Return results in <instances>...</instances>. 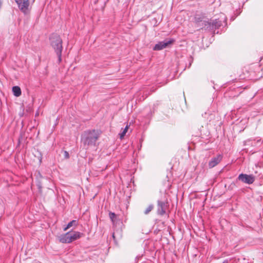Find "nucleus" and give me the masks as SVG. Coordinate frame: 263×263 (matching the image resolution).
Here are the masks:
<instances>
[{
  "instance_id": "9b49d317",
  "label": "nucleus",
  "mask_w": 263,
  "mask_h": 263,
  "mask_svg": "<svg viewBox=\"0 0 263 263\" xmlns=\"http://www.w3.org/2000/svg\"><path fill=\"white\" fill-rule=\"evenodd\" d=\"M12 92L14 96L19 97L21 95V89L19 86H15L12 87Z\"/></svg>"
},
{
  "instance_id": "f8f14e48",
  "label": "nucleus",
  "mask_w": 263,
  "mask_h": 263,
  "mask_svg": "<svg viewBox=\"0 0 263 263\" xmlns=\"http://www.w3.org/2000/svg\"><path fill=\"white\" fill-rule=\"evenodd\" d=\"M77 221L76 220H73L71 221L70 222H69L67 224V226L63 229V230L64 231H66L69 228L71 227L72 226H77Z\"/></svg>"
},
{
  "instance_id": "a211bd4d",
  "label": "nucleus",
  "mask_w": 263,
  "mask_h": 263,
  "mask_svg": "<svg viewBox=\"0 0 263 263\" xmlns=\"http://www.w3.org/2000/svg\"><path fill=\"white\" fill-rule=\"evenodd\" d=\"M112 237H113V238H114V239H115V233H114L112 234Z\"/></svg>"
},
{
  "instance_id": "9d476101",
  "label": "nucleus",
  "mask_w": 263,
  "mask_h": 263,
  "mask_svg": "<svg viewBox=\"0 0 263 263\" xmlns=\"http://www.w3.org/2000/svg\"><path fill=\"white\" fill-rule=\"evenodd\" d=\"M69 232H70V238L71 239V242H72L73 241H74L76 240L79 239L83 235V233L78 232V231Z\"/></svg>"
},
{
  "instance_id": "f257e3e1",
  "label": "nucleus",
  "mask_w": 263,
  "mask_h": 263,
  "mask_svg": "<svg viewBox=\"0 0 263 263\" xmlns=\"http://www.w3.org/2000/svg\"><path fill=\"white\" fill-rule=\"evenodd\" d=\"M99 136V134L97 130H87L82 135L81 141L85 146L95 145Z\"/></svg>"
},
{
  "instance_id": "6e6552de",
  "label": "nucleus",
  "mask_w": 263,
  "mask_h": 263,
  "mask_svg": "<svg viewBox=\"0 0 263 263\" xmlns=\"http://www.w3.org/2000/svg\"><path fill=\"white\" fill-rule=\"evenodd\" d=\"M222 155H218L216 157L213 158L209 162V166L210 168H213L217 165L222 160Z\"/></svg>"
},
{
  "instance_id": "6ab92c4d",
  "label": "nucleus",
  "mask_w": 263,
  "mask_h": 263,
  "mask_svg": "<svg viewBox=\"0 0 263 263\" xmlns=\"http://www.w3.org/2000/svg\"><path fill=\"white\" fill-rule=\"evenodd\" d=\"M222 263H227V261H224Z\"/></svg>"
},
{
  "instance_id": "ddd939ff",
  "label": "nucleus",
  "mask_w": 263,
  "mask_h": 263,
  "mask_svg": "<svg viewBox=\"0 0 263 263\" xmlns=\"http://www.w3.org/2000/svg\"><path fill=\"white\" fill-rule=\"evenodd\" d=\"M128 128V126L127 125L123 129V131L121 134H120V137L121 139H122L124 136L125 135L126 133L127 132Z\"/></svg>"
},
{
  "instance_id": "0eeeda50",
  "label": "nucleus",
  "mask_w": 263,
  "mask_h": 263,
  "mask_svg": "<svg viewBox=\"0 0 263 263\" xmlns=\"http://www.w3.org/2000/svg\"><path fill=\"white\" fill-rule=\"evenodd\" d=\"M20 10L25 14L29 12V0H15Z\"/></svg>"
},
{
  "instance_id": "7ed1b4c3",
  "label": "nucleus",
  "mask_w": 263,
  "mask_h": 263,
  "mask_svg": "<svg viewBox=\"0 0 263 263\" xmlns=\"http://www.w3.org/2000/svg\"><path fill=\"white\" fill-rule=\"evenodd\" d=\"M223 25H227V18L225 16L221 17V20L215 19L212 22H206L205 23V26H206V29L210 31H214L219 29L220 27L223 26Z\"/></svg>"
},
{
  "instance_id": "423d86ee",
  "label": "nucleus",
  "mask_w": 263,
  "mask_h": 263,
  "mask_svg": "<svg viewBox=\"0 0 263 263\" xmlns=\"http://www.w3.org/2000/svg\"><path fill=\"white\" fill-rule=\"evenodd\" d=\"M174 42V40L173 39L165 40L163 41L159 42L153 47V50L155 51L162 50L172 44Z\"/></svg>"
},
{
  "instance_id": "20e7f679",
  "label": "nucleus",
  "mask_w": 263,
  "mask_h": 263,
  "mask_svg": "<svg viewBox=\"0 0 263 263\" xmlns=\"http://www.w3.org/2000/svg\"><path fill=\"white\" fill-rule=\"evenodd\" d=\"M237 179L244 183L251 184L255 181V177L252 174L241 173L238 175Z\"/></svg>"
},
{
  "instance_id": "1a4fd4ad",
  "label": "nucleus",
  "mask_w": 263,
  "mask_h": 263,
  "mask_svg": "<svg viewBox=\"0 0 263 263\" xmlns=\"http://www.w3.org/2000/svg\"><path fill=\"white\" fill-rule=\"evenodd\" d=\"M59 240L61 242L64 243H69L71 242L70 238V232H67L65 234L60 235L59 237Z\"/></svg>"
},
{
  "instance_id": "f3484780",
  "label": "nucleus",
  "mask_w": 263,
  "mask_h": 263,
  "mask_svg": "<svg viewBox=\"0 0 263 263\" xmlns=\"http://www.w3.org/2000/svg\"><path fill=\"white\" fill-rule=\"evenodd\" d=\"M65 157L67 158H69V154L67 152L65 151Z\"/></svg>"
},
{
  "instance_id": "dca6fc26",
  "label": "nucleus",
  "mask_w": 263,
  "mask_h": 263,
  "mask_svg": "<svg viewBox=\"0 0 263 263\" xmlns=\"http://www.w3.org/2000/svg\"><path fill=\"white\" fill-rule=\"evenodd\" d=\"M215 117V115L214 114H210L209 115V117L208 118V119H209V121H211L212 119H213Z\"/></svg>"
},
{
  "instance_id": "4468645a",
  "label": "nucleus",
  "mask_w": 263,
  "mask_h": 263,
  "mask_svg": "<svg viewBox=\"0 0 263 263\" xmlns=\"http://www.w3.org/2000/svg\"><path fill=\"white\" fill-rule=\"evenodd\" d=\"M154 206L152 204H150L144 211V213L146 215L148 214L153 209Z\"/></svg>"
},
{
  "instance_id": "2eb2a0df",
  "label": "nucleus",
  "mask_w": 263,
  "mask_h": 263,
  "mask_svg": "<svg viewBox=\"0 0 263 263\" xmlns=\"http://www.w3.org/2000/svg\"><path fill=\"white\" fill-rule=\"evenodd\" d=\"M109 218L111 219V220L113 222L114 218L116 217V214L115 213L113 212H109Z\"/></svg>"
},
{
  "instance_id": "39448f33",
  "label": "nucleus",
  "mask_w": 263,
  "mask_h": 263,
  "mask_svg": "<svg viewBox=\"0 0 263 263\" xmlns=\"http://www.w3.org/2000/svg\"><path fill=\"white\" fill-rule=\"evenodd\" d=\"M168 203L166 200H158L157 201V213L159 215H163L166 213Z\"/></svg>"
},
{
  "instance_id": "f03ea898",
  "label": "nucleus",
  "mask_w": 263,
  "mask_h": 263,
  "mask_svg": "<svg viewBox=\"0 0 263 263\" xmlns=\"http://www.w3.org/2000/svg\"><path fill=\"white\" fill-rule=\"evenodd\" d=\"M50 40L51 45L58 57V62L60 63L62 60V52L63 50L62 40L58 34H52Z\"/></svg>"
}]
</instances>
